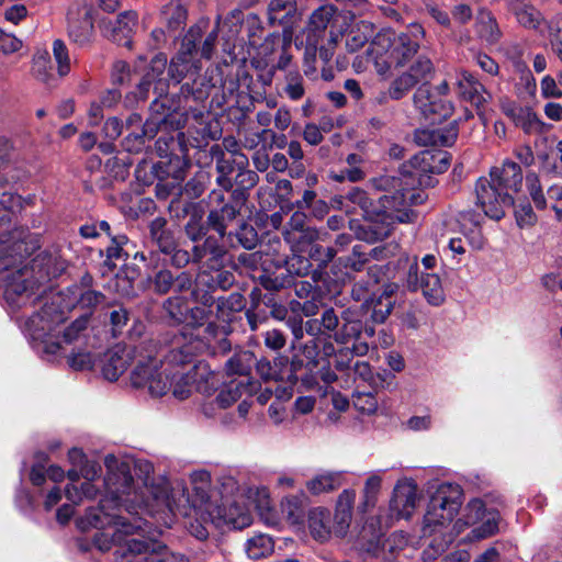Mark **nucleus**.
Listing matches in <instances>:
<instances>
[{"label":"nucleus","instance_id":"16","mask_svg":"<svg viewBox=\"0 0 562 562\" xmlns=\"http://www.w3.org/2000/svg\"><path fill=\"white\" fill-rule=\"evenodd\" d=\"M476 203L493 220L505 215V207L513 205V195L498 188L491 179L480 178L475 186Z\"/></svg>","mask_w":562,"mask_h":562},{"label":"nucleus","instance_id":"11","mask_svg":"<svg viewBox=\"0 0 562 562\" xmlns=\"http://www.w3.org/2000/svg\"><path fill=\"white\" fill-rule=\"evenodd\" d=\"M435 74L434 64L427 56H418L409 67L400 74L390 85L387 92H383L378 98L380 104L389 98L401 100L417 85H428Z\"/></svg>","mask_w":562,"mask_h":562},{"label":"nucleus","instance_id":"28","mask_svg":"<svg viewBox=\"0 0 562 562\" xmlns=\"http://www.w3.org/2000/svg\"><path fill=\"white\" fill-rule=\"evenodd\" d=\"M135 348L117 345L109 350L104 356L102 373L109 381H116L130 367L132 359H138L135 356Z\"/></svg>","mask_w":562,"mask_h":562},{"label":"nucleus","instance_id":"7","mask_svg":"<svg viewBox=\"0 0 562 562\" xmlns=\"http://www.w3.org/2000/svg\"><path fill=\"white\" fill-rule=\"evenodd\" d=\"M70 305H63L61 295L55 294L45 301L41 312L33 314L24 322V333L32 340L43 344L45 353L55 355L59 351V342L49 341L48 338L55 336L57 327L67 319Z\"/></svg>","mask_w":562,"mask_h":562},{"label":"nucleus","instance_id":"20","mask_svg":"<svg viewBox=\"0 0 562 562\" xmlns=\"http://www.w3.org/2000/svg\"><path fill=\"white\" fill-rule=\"evenodd\" d=\"M138 15L135 11L121 12L115 18H103L99 22L102 35L112 42L130 45V38L137 25Z\"/></svg>","mask_w":562,"mask_h":562},{"label":"nucleus","instance_id":"43","mask_svg":"<svg viewBox=\"0 0 562 562\" xmlns=\"http://www.w3.org/2000/svg\"><path fill=\"white\" fill-rule=\"evenodd\" d=\"M167 221L164 217H156L149 224V235L151 240L165 254H171L176 244L170 231L167 229Z\"/></svg>","mask_w":562,"mask_h":562},{"label":"nucleus","instance_id":"3","mask_svg":"<svg viewBox=\"0 0 562 562\" xmlns=\"http://www.w3.org/2000/svg\"><path fill=\"white\" fill-rule=\"evenodd\" d=\"M117 463L125 464L128 469L131 477V498L135 497V492L138 502L123 503L124 508L128 514L132 509L140 508L148 512L151 516H159L164 525L170 527L172 524V515L176 509H180L182 505L189 502L188 490L182 481L169 482L165 477H159L157 481L153 476L154 465L147 460H137L134 464L137 481L142 482V486L135 483L131 474L130 464L125 461L119 460L113 456Z\"/></svg>","mask_w":562,"mask_h":562},{"label":"nucleus","instance_id":"47","mask_svg":"<svg viewBox=\"0 0 562 562\" xmlns=\"http://www.w3.org/2000/svg\"><path fill=\"white\" fill-rule=\"evenodd\" d=\"M245 550L252 560L265 559L273 553L274 541L270 536L259 533L246 541Z\"/></svg>","mask_w":562,"mask_h":562},{"label":"nucleus","instance_id":"23","mask_svg":"<svg viewBox=\"0 0 562 562\" xmlns=\"http://www.w3.org/2000/svg\"><path fill=\"white\" fill-rule=\"evenodd\" d=\"M339 20L340 18L336 15V10L333 5L319 7L310 16L305 30L306 42L312 45L318 44L328 26H330V31H342Z\"/></svg>","mask_w":562,"mask_h":562},{"label":"nucleus","instance_id":"52","mask_svg":"<svg viewBox=\"0 0 562 562\" xmlns=\"http://www.w3.org/2000/svg\"><path fill=\"white\" fill-rule=\"evenodd\" d=\"M53 56L57 65L59 77H65L70 71V57L66 44L61 40L53 42Z\"/></svg>","mask_w":562,"mask_h":562},{"label":"nucleus","instance_id":"54","mask_svg":"<svg viewBox=\"0 0 562 562\" xmlns=\"http://www.w3.org/2000/svg\"><path fill=\"white\" fill-rule=\"evenodd\" d=\"M164 308L175 323L179 324L182 323L183 321H187V314L189 313V308L182 297H169L164 303Z\"/></svg>","mask_w":562,"mask_h":562},{"label":"nucleus","instance_id":"2","mask_svg":"<svg viewBox=\"0 0 562 562\" xmlns=\"http://www.w3.org/2000/svg\"><path fill=\"white\" fill-rule=\"evenodd\" d=\"M198 349L191 345L172 349L165 361L139 353L132 371V384L135 387H147L153 396H164L171 391L179 400L189 397L194 385L199 392L210 393L218 380L206 363L199 362L186 370Z\"/></svg>","mask_w":562,"mask_h":562},{"label":"nucleus","instance_id":"10","mask_svg":"<svg viewBox=\"0 0 562 562\" xmlns=\"http://www.w3.org/2000/svg\"><path fill=\"white\" fill-rule=\"evenodd\" d=\"M20 205V196L0 184V270H7L21 258L20 238L13 232V209Z\"/></svg>","mask_w":562,"mask_h":562},{"label":"nucleus","instance_id":"42","mask_svg":"<svg viewBox=\"0 0 562 562\" xmlns=\"http://www.w3.org/2000/svg\"><path fill=\"white\" fill-rule=\"evenodd\" d=\"M217 289L215 276L206 269L200 271L195 279V285L192 291V296L195 302L204 305L212 306L214 299L212 292Z\"/></svg>","mask_w":562,"mask_h":562},{"label":"nucleus","instance_id":"19","mask_svg":"<svg viewBox=\"0 0 562 562\" xmlns=\"http://www.w3.org/2000/svg\"><path fill=\"white\" fill-rule=\"evenodd\" d=\"M167 67V57L164 54L156 55L150 64L148 71L137 85L136 91L126 95L128 105H134L138 101H145L148 98L149 88L154 85L155 91L162 94L167 88V81L162 75Z\"/></svg>","mask_w":562,"mask_h":562},{"label":"nucleus","instance_id":"63","mask_svg":"<svg viewBox=\"0 0 562 562\" xmlns=\"http://www.w3.org/2000/svg\"><path fill=\"white\" fill-rule=\"evenodd\" d=\"M68 364L75 370H89L93 366V358L90 352H71L68 357Z\"/></svg>","mask_w":562,"mask_h":562},{"label":"nucleus","instance_id":"6","mask_svg":"<svg viewBox=\"0 0 562 562\" xmlns=\"http://www.w3.org/2000/svg\"><path fill=\"white\" fill-rule=\"evenodd\" d=\"M345 199L359 205L364 216L371 222L396 221L400 223L411 221L412 212L406 206L422 201L420 194L411 192L408 188H403L395 195L390 196L385 194L379 198L380 206H375L367 192L359 188H352Z\"/></svg>","mask_w":562,"mask_h":562},{"label":"nucleus","instance_id":"62","mask_svg":"<svg viewBox=\"0 0 562 562\" xmlns=\"http://www.w3.org/2000/svg\"><path fill=\"white\" fill-rule=\"evenodd\" d=\"M318 44L312 45L306 42V47L304 52V74L310 78H316V54H317Z\"/></svg>","mask_w":562,"mask_h":562},{"label":"nucleus","instance_id":"25","mask_svg":"<svg viewBox=\"0 0 562 562\" xmlns=\"http://www.w3.org/2000/svg\"><path fill=\"white\" fill-rule=\"evenodd\" d=\"M294 240L291 238H284L289 244L292 252L307 254L312 260L319 262V265H327L336 255V250L331 247L326 248L325 257H318V252L322 250V246L316 245L315 241L318 239V232L315 228L306 229L302 234L293 235Z\"/></svg>","mask_w":562,"mask_h":562},{"label":"nucleus","instance_id":"35","mask_svg":"<svg viewBox=\"0 0 562 562\" xmlns=\"http://www.w3.org/2000/svg\"><path fill=\"white\" fill-rule=\"evenodd\" d=\"M355 501L356 491L350 488L344 490L337 498L334 518L336 519L337 531L339 533L348 532L352 518Z\"/></svg>","mask_w":562,"mask_h":562},{"label":"nucleus","instance_id":"24","mask_svg":"<svg viewBox=\"0 0 562 562\" xmlns=\"http://www.w3.org/2000/svg\"><path fill=\"white\" fill-rule=\"evenodd\" d=\"M308 530L312 538L321 543L328 542L333 537L342 538L347 533L337 531V522L330 510L315 507L308 513Z\"/></svg>","mask_w":562,"mask_h":562},{"label":"nucleus","instance_id":"59","mask_svg":"<svg viewBox=\"0 0 562 562\" xmlns=\"http://www.w3.org/2000/svg\"><path fill=\"white\" fill-rule=\"evenodd\" d=\"M515 217L520 227L532 226L537 222V215L530 203L524 202L516 206Z\"/></svg>","mask_w":562,"mask_h":562},{"label":"nucleus","instance_id":"61","mask_svg":"<svg viewBox=\"0 0 562 562\" xmlns=\"http://www.w3.org/2000/svg\"><path fill=\"white\" fill-rule=\"evenodd\" d=\"M540 93L544 99H560L562 98V90L558 86L557 80L550 76H544L540 81Z\"/></svg>","mask_w":562,"mask_h":562},{"label":"nucleus","instance_id":"33","mask_svg":"<svg viewBox=\"0 0 562 562\" xmlns=\"http://www.w3.org/2000/svg\"><path fill=\"white\" fill-rule=\"evenodd\" d=\"M224 256L225 250L217 245L214 238L209 237L202 246L193 247L192 260L199 262L206 258L205 269L216 271L223 266Z\"/></svg>","mask_w":562,"mask_h":562},{"label":"nucleus","instance_id":"48","mask_svg":"<svg viewBox=\"0 0 562 562\" xmlns=\"http://www.w3.org/2000/svg\"><path fill=\"white\" fill-rule=\"evenodd\" d=\"M341 473L339 472H327L317 474L316 476L306 482V488L308 490L310 493L314 495L328 493L338 488L341 485Z\"/></svg>","mask_w":562,"mask_h":562},{"label":"nucleus","instance_id":"8","mask_svg":"<svg viewBox=\"0 0 562 562\" xmlns=\"http://www.w3.org/2000/svg\"><path fill=\"white\" fill-rule=\"evenodd\" d=\"M20 243L22 244L20 248L21 258L7 270H0V272H8L1 280L3 283V297L13 310L34 303L44 292L29 267H21L26 255V248L22 240Z\"/></svg>","mask_w":562,"mask_h":562},{"label":"nucleus","instance_id":"37","mask_svg":"<svg viewBox=\"0 0 562 562\" xmlns=\"http://www.w3.org/2000/svg\"><path fill=\"white\" fill-rule=\"evenodd\" d=\"M91 282L92 278L87 274L82 278L81 285H76L72 289L76 303L89 313L105 301L102 292L91 289Z\"/></svg>","mask_w":562,"mask_h":562},{"label":"nucleus","instance_id":"32","mask_svg":"<svg viewBox=\"0 0 562 562\" xmlns=\"http://www.w3.org/2000/svg\"><path fill=\"white\" fill-rule=\"evenodd\" d=\"M233 198V203L224 204L220 210H212L207 216L210 226L222 237L225 235L228 223L235 220L244 201L241 192L238 194L234 192Z\"/></svg>","mask_w":562,"mask_h":562},{"label":"nucleus","instance_id":"60","mask_svg":"<svg viewBox=\"0 0 562 562\" xmlns=\"http://www.w3.org/2000/svg\"><path fill=\"white\" fill-rule=\"evenodd\" d=\"M342 36V31H329V37L327 40V45H322L319 47V57L324 64H328L334 56L335 47Z\"/></svg>","mask_w":562,"mask_h":562},{"label":"nucleus","instance_id":"46","mask_svg":"<svg viewBox=\"0 0 562 562\" xmlns=\"http://www.w3.org/2000/svg\"><path fill=\"white\" fill-rule=\"evenodd\" d=\"M305 495H289L280 502V509L283 517L292 525L300 524L304 518Z\"/></svg>","mask_w":562,"mask_h":562},{"label":"nucleus","instance_id":"13","mask_svg":"<svg viewBox=\"0 0 562 562\" xmlns=\"http://www.w3.org/2000/svg\"><path fill=\"white\" fill-rule=\"evenodd\" d=\"M246 305L245 297L238 293H231L228 296H221L216 300V318L224 323L218 326L214 323H209L204 329L206 344L212 346L213 341L218 342L221 349H227L226 336L229 333V323L235 313L244 310Z\"/></svg>","mask_w":562,"mask_h":562},{"label":"nucleus","instance_id":"50","mask_svg":"<svg viewBox=\"0 0 562 562\" xmlns=\"http://www.w3.org/2000/svg\"><path fill=\"white\" fill-rule=\"evenodd\" d=\"M246 390L247 385L243 381L233 379L221 389L215 403L218 407L226 408L237 402Z\"/></svg>","mask_w":562,"mask_h":562},{"label":"nucleus","instance_id":"4","mask_svg":"<svg viewBox=\"0 0 562 562\" xmlns=\"http://www.w3.org/2000/svg\"><path fill=\"white\" fill-rule=\"evenodd\" d=\"M462 504L459 485L443 483L431 495L424 516L423 537H434L423 551V560L430 562L442 554L453 541L454 533L445 530L452 522Z\"/></svg>","mask_w":562,"mask_h":562},{"label":"nucleus","instance_id":"38","mask_svg":"<svg viewBox=\"0 0 562 562\" xmlns=\"http://www.w3.org/2000/svg\"><path fill=\"white\" fill-rule=\"evenodd\" d=\"M374 32L373 23L366 20L355 22L346 34L347 50L350 53L359 50L369 38L374 37Z\"/></svg>","mask_w":562,"mask_h":562},{"label":"nucleus","instance_id":"49","mask_svg":"<svg viewBox=\"0 0 562 562\" xmlns=\"http://www.w3.org/2000/svg\"><path fill=\"white\" fill-rule=\"evenodd\" d=\"M475 29L477 35L490 44L496 43L501 37L498 25L488 11H480L476 16Z\"/></svg>","mask_w":562,"mask_h":562},{"label":"nucleus","instance_id":"36","mask_svg":"<svg viewBox=\"0 0 562 562\" xmlns=\"http://www.w3.org/2000/svg\"><path fill=\"white\" fill-rule=\"evenodd\" d=\"M505 113L512 117L514 123L528 134L542 132L543 123L538 115L529 108L509 105L504 108Z\"/></svg>","mask_w":562,"mask_h":562},{"label":"nucleus","instance_id":"56","mask_svg":"<svg viewBox=\"0 0 562 562\" xmlns=\"http://www.w3.org/2000/svg\"><path fill=\"white\" fill-rule=\"evenodd\" d=\"M352 402L357 411L367 415H371L378 409L376 398L370 392H355Z\"/></svg>","mask_w":562,"mask_h":562},{"label":"nucleus","instance_id":"29","mask_svg":"<svg viewBox=\"0 0 562 562\" xmlns=\"http://www.w3.org/2000/svg\"><path fill=\"white\" fill-rule=\"evenodd\" d=\"M66 268V260L57 252H43L33 259L29 269L36 282L43 288L45 282L60 276Z\"/></svg>","mask_w":562,"mask_h":562},{"label":"nucleus","instance_id":"21","mask_svg":"<svg viewBox=\"0 0 562 562\" xmlns=\"http://www.w3.org/2000/svg\"><path fill=\"white\" fill-rule=\"evenodd\" d=\"M300 14L295 0H271L268 5V22L270 25L283 27L284 42L290 43L293 35V26L299 21Z\"/></svg>","mask_w":562,"mask_h":562},{"label":"nucleus","instance_id":"17","mask_svg":"<svg viewBox=\"0 0 562 562\" xmlns=\"http://www.w3.org/2000/svg\"><path fill=\"white\" fill-rule=\"evenodd\" d=\"M415 108L431 124H439L452 114L450 102L439 98L428 85H422L413 95Z\"/></svg>","mask_w":562,"mask_h":562},{"label":"nucleus","instance_id":"39","mask_svg":"<svg viewBox=\"0 0 562 562\" xmlns=\"http://www.w3.org/2000/svg\"><path fill=\"white\" fill-rule=\"evenodd\" d=\"M191 481L194 485V491L196 493V499L190 501V497L188 496L189 502L186 503L184 505H182L180 507V509H176L175 513L179 512L183 515H187L188 513L186 510V507L189 504H191L194 508L199 507L202 510L207 504H210L212 502V501H210V495H209V487H210L209 472H206V471L194 472L191 475Z\"/></svg>","mask_w":562,"mask_h":562},{"label":"nucleus","instance_id":"1","mask_svg":"<svg viewBox=\"0 0 562 562\" xmlns=\"http://www.w3.org/2000/svg\"><path fill=\"white\" fill-rule=\"evenodd\" d=\"M104 464L108 470L104 479L105 495L98 507L89 508L78 519V527L81 530L113 528L112 533H97L93 543L102 552L115 547L116 560L122 562H170V552L165 546L136 538L127 539L142 530V518L134 516L133 512L130 514L131 518L122 516L123 503L138 502V497L136 494L134 498L130 497L131 477L125 464L117 463L113 454L105 457Z\"/></svg>","mask_w":562,"mask_h":562},{"label":"nucleus","instance_id":"14","mask_svg":"<svg viewBox=\"0 0 562 562\" xmlns=\"http://www.w3.org/2000/svg\"><path fill=\"white\" fill-rule=\"evenodd\" d=\"M408 265L406 276V286L409 291H422L426 301L434 306H439L445 302V291L438 274L430 272H419L418 258H409L403 255L400 259Z\"/></svg>","mask_w":562,"mask_h":562},{"label":"nucleus","instance_id":"40","mask_svg":"<svg viewBox=\"0 0 562 562\" xmlns=\"http://www.w3.org/2000/svg\"><path fill=\"white\" fill-rule=\"evenodd\" d=\"M200 70V63L196 56L191 54L178 53L172 57L169 65V76L177 83L180 82L187 75L196 74Z\"/></svg>","mask_w":562,"mask_h":562},{"label":"nucleus","instance_id":"55","mask_svg":"<svg viewBox=\"0 0 562 562\" xmlns=\"http://www.w3.org/2000/svg\"><path fill=\"white\" fill-rule=\"evenodd\" d=\"M203 34V26L201 24H196L191 26L182 38L179 50L182 53L191 54L193 56L198 55L196 44L200 42Z\"/></svg>","mask_w":562,"mask_h":562},{"label":"nucleus","instance_id":"53","mask_svg":"<svg viewBox=\"0 0 562 562\" xmlns=\"http://www.w3.org/2000/svg\"><path fill=\"white\" fill-rule=\"evenodd\" d=\"M284 92L293 101L301 100L304 97L305 89L303 78L297 71H289L285 75Z\"/></svg>","mask_w":562,"mask_h":562},{"label":"nucleus","instance_id":"45","mask_svg":"<svg viewBox=\"0 0 562 562\" xmlns=\"http://www.w3.org/2000/svg\"><path fill=\"white\" fill-rule=\"evenodd\" d=\"M161 16L170 31H177L186 24L188 10L181 0H171L162 7Z\"/></svg>","mask_w":562,"mask_h":562},{"label":"nucleus","instance_id":"44","mask_svg":"<svg viewBox=\"0 0 562 562\" xmlns=\"http://www.w3.org/2000/svg\"><path fill=\"white\" fill-rule=\"evenodd\" d=\"M512 10L524 27L536 30L542 22L541 13L524 0H512Z\"/></svg>","mask_w":562,"mask_h":562},{"label":"nucleus","instance_id":"22","mask_svg":"<svg viewBox=\"0 0 562 562\" xmlns=\"http://www.w3.org/2000/svg\"><path fill=\"white\" fill-rule=\"evenodd\" d=\"M464 519L465 525H474L480 520H484L481 526L472 530V538L474 539L491 537L498 529V514L486 513L484 503L481 499H473L468 504Z\"/></svg>","mask_w":562,"mask_h":562},{"label":"nucleus","instance_id":"9","mask_svg":"<svg viewBox=\"0 0 562 562\" xmlns=\"http://www.w3.org/2000/svg\"><path fill=\"white\" fill-rule=\"evenodd\" d=\"M450 165V158L447 151L437 149H425L413 156L409 161L402 167L401 183L406 187H432L435 179L431 175L445 172Z\"/></svg>","mask_w":562,"mask_h":562},{"label":"nucleus","instance_id":"27","mask_svg":"<svg viewBox=\"0 0 562 562\" xmlns=\"http://www.w3.org/2000/svg\"><path fill=\"white\" fill-rule=\"evenodd\" d=\"M526 189L537 210H546L549 204L562 201V186L559 183L550 184L546 196L540 177L535 171H529L526 175Z\"/></svg>","mask_w":562,"mask_h":562},{"label":"nucleus","instance_id":"34","mask_svg":"<svg viewBox=\"0 0 562 562\" xmlns=\"http://www.w3.org/2000/svg\"><path fill=\"white\" fill-rule=\"evenodd\" d=\"M382 481L383 471H375L369 474L364 481L360 502L357 507L360 513L366 514L375 507L381 492Z\"/></svg>","mask_w":562,"mask_h":562},{"label":"nucleus","instance_id":"15","mask_svg":"<svg viewBox=\"0 0 562 562\" xmlns=\"http://www.w3.org/2000/svg\"><path fill=\"white\" fill-rule=\"evenodd\" d=\"M363 324L353 311L346 310L341 313V322L338 329L334 333L333 338L337 344L346 345L355 341L352 348H344L339 350L338 357L342 358L348 355L362 357L369 352V344L361 341Z\"/></svg>","mask_w":562,"mask_h":562},{"label":"nucleus","instance_id":"12","mask_svg":"<svg viewBox=\"0 0 562 562\" xmlns=\"http://www.w3.org/2000/svg\"><path fill=\"white\" fill-rule=\"evenodd\" d=\"M225 486L229 487V492L223 494L224 503L217 505L214 502L207 504L203 509V514L207 515L210 521L218 528L229 527L233 529H244L251 524L249 512L237 504L229 502L228 495L237 490L236 482L233 477H227Z\"/></svg>","mask_w":562,"mask_h":562},{"label":"nucleus","instance_id":"18","mask_svg":"<svg viewBox=\"0 0 562 562\" xmlns=\"http://www.w3.org/2000/svg\"><path fill=\"white\" fill-rule=\"evenodd\" d=\"M69 38L82 46L91 40L93 33L92 7L87 2H74L67 12Z\"/></svg>","mask_w":562,"mask_h":562},{"label":"nucleus","instance_id":"57","mask_svg":"<svg viewBox=\"0 0 562 562\" xmlns=\"http://www.w3.org/2000/svg\"><path fill=\"white\" fill-rule=\"evenodd\" d=\"M312 228L306 225V215L303 212H294L283 231V237L294 240L293 235L302 234V232Z\"/></svg>","mask_w":562,"mask_h":562},{"label":"nucleus","instance_id":"30","mask_svg":"<svg viewBox=\"0 0 562 562\" xmlns=\"http://www.w3.org/2000/svg\"><path fill=\"white\" fill-rule=\"evenodd\" d=\"M457 93L459 98L481 109L488 101L490 94L470 72L460 70L456 77Z\"/></svg>","mask_w":562,"mask_h":562},{"label":"nucleus","instance_id":"26","mask_svg":"<svg viewBox=\"0 0 562 562\" xmlns=\"http://www.w3.org/2000/svg\"><path fill=\"white\" fill-rule=\"evenodd\" d=\"M417 486L413 481H398L393 491L391 510L398 517L408 519L418 503Z\"/></svg>","mask_w":562,"mask_h":562},{"label":"nucleus","instance_id":"64","mask_svg":"<svg viewBox=\"0 0 562 562\" xmlns=\"http://www.w3.org/2000/svg\"><path fill=\"white\" fill-rule=\"evenodd\" d=\"M89 322L88 315L81 316L74 321L65 330L63 334V338L66 342H72L76 340L80 333L83 331L87 328Z\"/></svg>","mask_w":562,"mask_h":562},{"label":"nucleus","instance_id":"51","mask_svg":"<svg viewBox=\"0 0 562 562\" xmlns=\"http://www.w3.org/2000/svg\"><path fill=\"white\" fill-rule=\"evenodd\" d=\"M311 259L307 254L292 252L286 260V271L293 276L305 277L312 269Z\"/></svg>","mask_w":562,"mask_h":562},{"label":"nucleus","instance_id":"5","mask_svg":"<svg viewBox=\"0 0 562 562\" xmlns=\"http://www.w3.org/2000/svg\"><path fill=\"white\" fill-rule=\"evenodd\" d=\"M424 37L425 30L418 23L411 24L406 32L400 34L383 29L370 42L367 58L379 75H387L392 68H402L413 59Z\"/></svg>","mask_w":562,"mask_h":562},{"label":"nucleus","instance_id":"31","mask_svg":"<svg viewBox=\"0 0 562 562\" xmlns=\"http://www.w3.org/2000/svg\"><path fill=\"white\" fill-rule=\"evenodd\" d=\"M491 180L503 191L512 194L521 189L522 172L518 164L505 160L502 166L493 167L490 171Z\"/></svg>","mask_w":562,"mask_h":562},{"label":"nucleus","instance_id":"58","mask_svg":"<svg viewBox=\"0 0 562 562\" xmlns=\"http://www.w3.org/2000/svg\"><path fill=\"white\" fill-rule=\"evenodd\" d=\"M369 261L368 252L363 245H355L351 254L345 259V266L352 271H360Z\"/></svg>","mask_w":562,"mask_h":562},{"label":"nucleus","instance_id":"41","mask_svg":"<svg viewBox=\"0 0 562 562\" xmlns=\"http://www.w3.org/2000/svg\"><path fill=\"white\" fill-rule=\"evenodd\" d=\"M31 75L34 79L48 88L57 86V78L53 72L50 57L47 52H37L33 56Z\"/></svg>","mask_w":562,"mask_h":562}]
</instances>
